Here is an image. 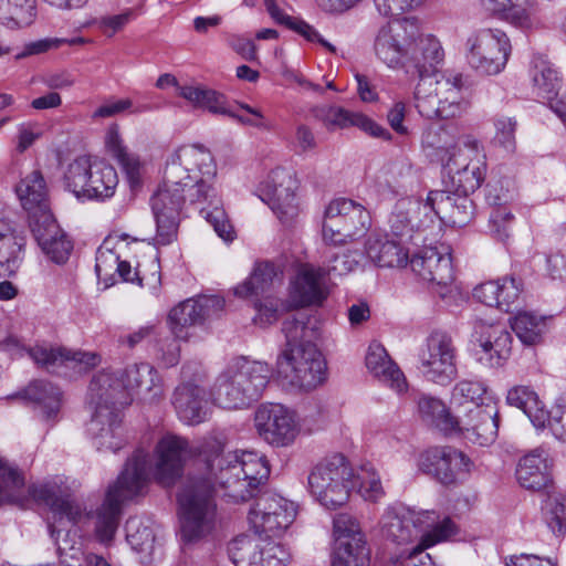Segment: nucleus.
Segmentation results:
<instances>
[{"mask_svg":"<svg viewBox=\"0 0 566 566\" xmlns=\"http://www.w3.org/2000/svg\"><path fill=\"white\" fill-rule=\"evenodd\" d=\"M182 437L167 433L161 437L150 454L138 448L125 463L117 480L106 491L103 503L95 512L84 515L82 506L55 484H32L24 486L19 470L0 458V505L6 503L24 506L29 499L50 507L49 530L57 538L67 525H75L84 517L94 521V534L102 544L113 542L119 526L122 504L143 496L150 478L163 485L172 484L182 470L187 453Z\"/></svg>","mask_w":566,"mask_h":566,"instance_id":"1","label":"nucleus"},{"mask_svg":"<svg viewBox=\"0 0 566 566\" xmlns=\"http://www.w3.org/2000/svg\"><path fill=\"white\" fill-rule=\"evenodd\" d=\"M217 165L210 150L202 145H185L167 159L164 181L151 198L153 213L180 217L182 206L207 203L200 209L202 217L224 242H232L235 230L214 185Z\"/></svg>","mask_w":566,"mask_h":566,"instance_id":"2","label":"nucleus"},{"mask_svg":"<svg viewBox=\"0 0 566 566\" xmlns=\"http://www.w3.org/2000/svg\"><path fill=\"white\" fill-rule=\"evenodd\" d=\"M182 439L188 449L182 462L198 452L203 458L206 470L229 503L247 502L255 497L260 485L269 478L268 461L255 452L224 454L222 443L216 439L205 441L201 447H192L188 440Z\"/></svg>","mask_w":566,"mask_h":566,"instance_id":"3","label":"nucleus"},{"mask_svg":"<svg viewBox=\"0 0 566 566\" xmlns=\"http://www.w3.org/2000/svg\"><path fill=\"white\" fill-rule=\"evenodd\" d=\"M310 317L298 313L283 322L285 347L276 361L279 378L292 387L312 390L327 378V366L323 354L312 342L313 329L307 326Z\"/></svg>","mask_w":566,"mask_h":566,"instance_id":"4","label":"nucleus"},{"mask_svg":"<svg viewBox=\"0 0 566 566\" xmlns=\"http://www.w3.org/2000/svg\"><path fill=\"white\" fill-rule=\"evenodd\" d=\"M272 376L266 363L251 361L243 357L231 361L217 377L210 397L223 409H242L258 400Z\"/></svg>","mask_w":566,"mask_h":566,"instance_id":"5","label":"nucleus"},{"mask_svg":"<svg viewBox=\"0 0 566 566\" xmlns=\"http://www.w3.org/2000/svg\"><path fill=\"white\" fill-rule=\"evenodd\" d=\"M413 99L423 117H461L471 106L468 76L446 71L434 77H422L415 88Z\"/></svg>","mask_w":566,"mask_h":566,"instance_id":"6","label":"nucleus"},{"mask_svg":"<svg viewBox=\"0 0 566 566\" xmlns=\"http://www.w3.org/2000/svg\"><path fill=\"white\" fill-rule=\"evenodd\" d=\"M217 486L207 471L203 476L188 483L178 495L182 541L198 542L217 528L220 521L214 499Z\"/></svg>","mask_w":566,"mask_h":566,"instance_id":"7","label":"nucleus"},{"mask_svg":"<svg viewBox=\"0 0 566 566\" xmlns=\"http://www.w3.org/2000/svg\"><path fill=\"white\" fill-rule=\"evenodd\" d=\"M90 395L95 399L112 400L120 407L130 402L129 391L160 394V379L157 370L147 363L128 366L120 375L103 370L90 384Z\"/></svg>","mask_w":566,"mask_h":566,"instance_id":"8","label":"nucleus"},{"mask_svg":"<svg viewBox=\"0 0 566 566\" xmlns=\"http://www.w3.org/2000/svg\"><path fill=\"white\" fill-rule=\"evenodd\" d=\"M63 184L78 199L105 201L115 195L118 175L106 160L80 156L67 165Z\"/></svg>","mask_w":566,"mask_h":566,"instance_id":"9","label":"nucleus"},{"mask_svg":"<svg viewBox=\"0 0 566 566\" xmlns=\"http://www.w3.org/2000/svg\"><path fill=\"white\" fill-rule=\"evenodd\" d=\"M354 488V471L347 459L338 453L324 458L307 476L310 494L328 510L347 503Z\"/></svg>","mask_w":566,"mask_h":566,"instance_id":"10","label":"nucleus"},{"mask_svg":"<svg viewBox=\"0 0 566 566\" xmlns=\"http://www.w3.org/2000/svg\"><path fill=\"white\" fill-rule=\"evenodd\" d=\"M371 226L369 211L360 203L336 198L325 208L322 237L326 244L340 247L364 237Z\"/></svg>","mask_w":566,"mask_h":566,"instance_id":"11","label":"nucleus"},{"mask_svg":"<svg viewBox=\"0 0 566 566\" xmlns=\"http://www.w3.org/2000/svg\"><path fill=\"white\" fill-rule=\"evenodd\" d=\"M464 52L468 64L475 73L482 76H495L505 70L512 45L504 31L482 28L467 36Z\"/></svg>","mask_w":566,"mask_h":566,"instance_id":"12","label":"nucleus"},{"mask_svg":"<svg viewBox=\"0 0 566 566\" xmlns=\"http://www.w3.org/2000/svg\"><path fill=\"white\" fill-rule=\"evenodd\" d=\"M461 146L463 148L449 156L443 166L451 176L455 192L470 195L480 188L485 178V157L480 142L472 135L463 136Z\"/></svg>","mask_w":566,"mask_h":566,"instance_id":"13","label":"nucleus"},{"mask_svg":"<svg viewBox=\"0 0 566 566\" xmlns=\"http://www.w3.org/2000/svg\"><path fill=\"white\" fill-rule=\"evenodd\" d=\"M441 524L439 515L433 511L416 512L388 507L380 518L382 536L397 545H407L416 539L421 541L426 534Z\"/></svg>","mask_w":566,"mask_h":566,"instance_id":"14","label":"nucleus"},{"mask_svg":"<svg viewBox=\"0 0 566 566\" xmlns=\"http://www.w3.org/2000/svg\"><path fill=\"white\" fill-rule=\"evenodd\" d=\"M335 545L332 566H368L369 548L359 522L347 513L333 520Z\"/></svg>","mask_w":566,"mask_h":566,"instance_id":"15","label":"nucleus"},{"mask_svg":"<svg viewBox=\"0 0 566 566\" xmlns=\"http://www.w3.org/2000/svg\"><path fill=\"white\" fill-rule=\"evenodd\" d=\"M295 517L294 503L273 492H264L258 496L248 514L254 533L268 537L283 533Z\"/></svg>","mask_w":566,"mask_h":566,"instance_id":"16","label":"nucleus"},{"mask_svg":"<svg viewBox=\"0 0 566 566\" xmlns=\"http://www.w3.org/2000/svg\"><path fill=\"white\" fill-rule=\"evenodd\" d=\"M254 426L259 436L276 448L293 444L301 432L296 412L281 403H262L255 411Z\"/></svg>","mask_w":566,"mask_h":566,"instance_id":"17","label":"nucleus"},{"mask_svg":"<svg viewBox=\"0 0 566 566\" xmlns=\"http://www.w3.org/2000/svg\"><path fill=\"white\" fill-rule=\"evenodd\" d=\"M423 377L438 385H449L457 377L455 347L450 336L441 332L429 335L419 352Z\"/></svg>","mask_w":566,"mask_h":566,"instance_id":"18","label":"nucleus"},{"mask_svg":"<svg viewBox=\"0 0 566 566\" xmlns=\"http://www.w3.org/2000/svg\"><path fill=\"white\" fill-rule=\"evenodd\" d=\"M512 343V335L503 324L481 318L474 322L471 345L480 364L491 368L503 366L511 356Z\"/></svg>","mask_w":566,"mask_h":566,"instance_id":"19","label":"nucleus"},{"mask_svg":"<svg viewBox=\"0 0 566 566\" xmlns=\"http://www.w3.org/2000/svg\"><path fill=\"white\" fill-rule=\"evenodd\" d=\"M88 398L93 415L87 423V433L97 450L116 452L124 446L120 426V409L123 407L112 400L95 399L90 394Z\"/></svg>","mask_w":566,"mask_h":566,"instance_id":"20","label":"nucleus"},{"mask_svg":"<svg viewBox=\"0 0 566 566\" xmlns=\"http://www.w3.org/2000/svg\"><path fill=\"white\" fill-rule=\"evenodd\" d=\"M417 35V23L411 19H400L387 22L375 38L374 51L379 61L390 69L402 66L407 60L410 41Z\"/></svg>","mask_w":566,"mask_h":566,"instance_id":"21","label":"nucleus"},{"mask_svg":"<svg viewBox=\"0 0 566 566\" xmlns=\"http://www.w3.org/2000/svg\"><path fill=\"white\" fill-rule=\"evenodd\" d=\"M497 431L499 408L495 399L469 407L455 417L453 432H459L471 443L489 446L495 441Z\"/></svg>","mask_w":566,"mask_h":566,"instance_id":"22","label":"nucleus"},{"mask_svg":"<svg viewBox=\"0 0 566 566\" xmlns=\"http://www.w3.org/2000/svg\"><path fill=\"white\" fill-rule=\"evenodd\" d=\"M297 189L298 180L295 174L281 167L273 169L262 185V191L269 198L272 211L284 224L293 222L300 213Z\"/></svg>","mask_w":566,"mask_h":566,"instance_id":"23","label":"nucleus"},{"mask_svg":"<svg viewBox=\"0 0 566 566\" xmlns=\"http://www.w3.org/2000/svg\"><path fill=\"white\" fill-rule=\"evenodd\" d=\"M224 307L220 296H200L188 298L175 306L168 316L171 333L179 339H188L189 328L202 325L207 319L218 315Z\"/></svg>","mask_w":566,"mask_h":566,"instance_id":"24","label":"nucleus"},{"mask_svg":"<svg viewBox=\"0 0 566 566\" xmlns=\"http://www.w3.org/2000/svg\"><path fill=\"white\" fill-rule=\"evenodd\" d=\"M533 93L547 103L551 109L566 122V87L558 72L543 57H534L530 67Z\"/></svg>","mask_w":566,"mask_h":566,"instance_id":"25","label":"nucleus"},{"mask_svg":"<svg viewBox=\"0 0 566 566\" xmlns=\"http://www.w3.org/2000/svg\"><path fill=\"white\" fill-rule=\"evenodd\" d=\"M410 266L421 281L432 286H447L454 279L448 247H424L412 255Z\"/></svg>","mask_w":566,"mask_h":566,"instance_id":"26","label":"nucleus"},{"mask_svg":"<svg viewBox=\"0 0 566 566\" xmlns=\"http://www.w3.org/2000/svg\"><path fill=\"white\" fill-rule=\"evenodd\" d=\"M471 460L462 451L451 447L429 450L420 462V469L432 474L442 484L457 482L471 470Z\"/></svg>","mask_w":566,"mask_h":566,"instance_id":"27","label":"nucleus"},{"mask_svg":"<svg viewBox=\"0 0 566 566\" xmlns=\"http://www.w3.org/2000/svg\"><path fill=\"white\" fill-rule=\"evenodd\" d=\"M15 193L21 207L28 213L29 227L33 221H45L52 217L46 182L40 170H33L15 186Z\"/></svg>","mask_w":566,"mask_h":566,"instance_id":"28","label":"nucleus"},{"mask_svg":"<svg viewBox=\"0 0 566 566\" xmlns=\"http://www.w3.org/2000/svg\"><path fill=\"white\" fill-rule=\"evenodd\" d=\"M28 356L35 365L48 370H53L62 365L78 367L80 370H88L101 363V356L97 353L71 350L46 344H36L29 347Z\"/></svg>","mask_w":566,"mask_h":566,"instance_id":"29","label":"nucleus"},{"mask_svg":"<svg viewBox=\"0 0 566 566\" xmlns=\"http://www.w3.org/2000/svg\"><path fill=\"white\" fill-rule=\"evenodd\" d=\"M315 117L329 130L357 127L371 137L384 140L391 139V134L385 127L359 112H352L338 106H328L317 109Z\"/></svg>","mask_w":566,"mask_h":566,"instance_id":"30","label":"nucleus"},{"mask_svg":"<svg viewBox=\"0 0 566 566\" xmlns=\"http://www.w3.org/2000/svg\"><path fill=\"white\" fill-rule=\"evenodd\" d=\"M430 222V207L427 200L421 201L415 198L400 199L389 220L392 237L406 242L412 238L413 231L420 230Z\"/></svg>","mask_w":566,"mask_h":566,"instance_id":"31","label":"nucleus"},{"mask_svg":"<svg viewBox=\"0 0 566 566\" xmlns=\"http://www.w3.org/2000/svg\"><path fill=\"white\" fill-rule=\"evenodd\" d=\"M17 397L30 401L35 413L46 423L53 424L59 421L63 406V392L54 384L46 380H34L11 398Z\"/></svg>","mask_w":566,"mask_h":566,"instance_id":"32","label":"nucleus"},{"mask_svg":"<svg viewBox=\"0 0 566 566\" xmlns=\"http://www.w3.org/2000/svg\"><path fill=\"white\" fill-rule=\"evenodd\" d=\"M427 202L430 207L431 222L437 216L441 220L449 219L453 224L462 227L471 220L473 214V202L465 193L451 195L439 190L430 191Z\"/></svg>","mask_w":566,"mask_h":566,"instance_id":"33","label":"nucleus"},{"mask_svg":"<svg viewBox=\"0 0 566 566\" xmlns=\"http://www.w3.org/2000/svg\"><path fill=\"white\" fill-rule=\"evenodd\" d=\"M325 271L310 264L302 265L291 283V301L295 307L321 304L326 297Z\"/></svg>","mask_w":566,"mask_h":566,"instance_id":"34","label":"nucleus"},{"mask_svg":"<svg viewBox=\"0 0 566 566\" xmlns=\"http://www.w3.org/2000/svg\"><path fill=\"white\" fill-rule=\"evenodd\" d=\"M171 401L178 418L187 424H198L208 418L206 391L198 384L182 381L175 389Z\"/></svg>","mask_w":566,"mask_h":566,"instance_id":"35","label":"nucleus"},{"mask_svg":"<svg viewBox=\"0 0 566 566\" xmlns=\"http://www.w3.org/2000/svg\"><path fill=\"white\" fill-rule=\"evenodd\" d=\"M30 229L43 253L53 262L61 264L67 261L73 245L53 216L40 223L33 221Z\"/></svg>","mask_w":566,"mask_h":566,"instance_id":"36","label":"nucleus"},{"mask_svg":"<svg viewBox=\"0 0 566 566\" xmlns=\"http://www.w3.org/2000/svg\"><path fill=\"white\" fill-rule=\"evenodd\" d=\"M367 258L381 268H400L408 263L406 240L389 234L373 233L365 243Z\"/></svg>","mask_w":566,"mask_h":566,"instance_id":"37","label":"nucleus"},{"mask_svg":"<svg viewBox=\"0 0 566 566\" xmlns=\"http://www.w3.org/2000/svg\"><path fill=\"white\" fill-rule=\"evenodd\" d=\"M366 367L380 382L398 394L405 392L408 384L403 373L390 358L386 348L378 342H373L366 354Z\"/></svg>","mask_w":566,"mask_h":566,"instance_id":"38","label":"nucleus"},{"mask_svg":"<svg viewBox=\"0 0 566 566\" xmlns=\"http://www.w3.org/2000/svg\"><path fill=\"white\" fill-rule=\"evenodd\" d=\"M552 465L553 462L548 453L544 449H535L520 459L516 479L524 489L542 490L552 481Z\"/></svg>","mask_w":566,"mask_h":566,"instance_id":"39","label":"nucleus"},{"mask_svg":"<svg viewBox=\"0 0 566 566\" xmlns=\"http://www.w3.org/2000/svg\"><path fill=\"white\" fill-rule=\"evenodd\" d=\"M407 61L417 69L420 80L432 77L431 73L443 61V50L440 42L432 35H423L417 28V35L410 41Z\"/></svg>","mask_w":566,"mask_h":566,"instance_id":"40","label":"nucleus"},{"mask_svg":"<svg viewBox=\"0 0 566 566\" xmlns=\"http://www.w3.org/2000/svg\"><path fill=\"white\" fill-rule=\"evenodd\" d=\"M457 533V525L450 517H444L432 534H426L421 541L408 553L398 557V566H434L431 556L424 551L440 542L448 541Z\"/></svg>","mask_w":566,"mask_h":566,"instance_id":"41","label":"nucleus"},{"mask_svg":"<svg viewBox=\"0 0 566 566\" xmlns=\"http://www.w3.org/2000/svg\"><path fill=\"white\" fill-rule=\"evenodd\" d=\"M25 243L21 232L0 221V269L4 275H14L21 266Z\"/></svg>","mask_w":566,"mask_h":566,"instance_id":"42","label":"nucleus"},{"mask_svg":"<svg viewBox=\"0 0 566 566\" xmlns=\"http://www.w3.org/2000/svg\"><path fill=\"white\" fill-rule=\"evenodd\" d=\"M506 402L523 410L536 429H545V419H548V415L545 413L546 409L538 395L530 387H513L506 395Z\"/></svg>","mask_w":566,"mask_h":566,"instance_id":"43","label":"nucleus"},{"mask_svg":"<svg viewBox=\"0 0 566 566\" xmlns=\"http://www.w3.org/2000/svg\"><path fill=\"white\" fill-rule=\"evenodd\" d=\"M421 145L427 156L436 158L442 165L447 164L449 156H453L459 149L463 148L454 142L448 127L426 129L421 137Z\"/></svg>","mask_w":566,"mask_h":566,"instance_id":"44","label":"nucleus"},{"mask_svg":"<svg viewBox=\"0 0 566 566\" xmlns=\"http://www.w3.org/2000/svg\"><path fill=\"white\" fill-rule=\"evenodd\" d=\"M494 187H490L488 201L493 206L489 217V230L491 235L502 242L507 243L512 237L514 216L511 210L503 205L502 198L493 192Z\"/></svg>","mask_w":566,"mask_h":566,"instance_id":"45","label":"nucleus"},{"mask_svg":"<svg viewBox=\"0 0 566 566\" xmlns=\"http://www.w3.org/2000/svg\"><path fill=\"white\" fill-rule=\"evenodd\" d=\"M276 276L277 272L273 263H256L250 276L235 286L234 294L240 297L264 294L273 286Z\"/></svg>","mask_w":566,"mask_h":566,"instance_id":"46","label":"nucleus"},{"mask_svg":"<svg viewBox=\"0 0 566 566\" xmlns=\"http://www.w3.org/2000/svg\"><path fill=\"white\" fill-rule=\"evenodd\" d=\"M264 4L271 18L279 24L289 27L290 29L304 36L307 41L318 42L329 52L334 53L336 51L335 46L324 40L312 25L301 19L292 18L283 10H281L275 3V0H264Z\"/></svg>","mask_w":566,"mask_h":566,"instance_id":"47","label":"nucleus"},{"mask_svg":"<svg viewBox=\"0 0 566 566\" xmlns=\"http://www.w3.org/2000/svg\"><path fill=\"white\" fill-rule=\"evenodd\" d=\"M35 17L33 0H0V23L10 28H24Z\"/></svg>","mask_w":566,"mask_h":566,"instance_id":"48","label":"nucleus"},{"mask_svg":"<svg viewBox=\"0 0 566 566\" xmlns=\"http://www.w3.org/2000/svg\"><path fill=\"white\" fill-rule=\"evenodd\" d=\"M420 417L446 433H453L455 418L452 417L446 405L438 398L421 396L418 400Z\"/></svg>","mask_w":566,"mask_h":566,"instance_id":"49","label":"nucleus"},{"mask_svg":"<svg viewBox=\"0 0 566 566\" xmlns=\"http://www.w3.org/2000/svg\"><path fill=\"white\" fill-rule=\"evenodd\" d=\"M488 399H494V397L479 380H461L452 389L451 401L462 409L460 413L474 405H484Z\"/></svg>","mask_w":566,"mask_h":566,"instance_id":"50","label":"nucleus"},{"mask_svg":"<svg viewBox=\"0 0 566 566\" xmlns=\"http://www.w3.org/2000/svg\"><path fill=\"white\" fill-rule=\"evenodd\" d=\"M262 535L237 537L229 547L230 558L237 566H260Z\"/></svg>","mask_w":566,"mask_h":566,"instance_id":"51","label":"nucleus"},{"mask_svg":"<svg viewBox=\"0 0 566 566\" xmlns=\"http://www.w3.org/2000/svg\"><path fill=\"white\" fill-rule=\"evenodd\" d=\"M511 326L523 344L535 345L542 340L546 324L542 317L523 312L514 316Z\"/></svg>","mask_w":566,"mask_h":566,"instance_id":"52","label":"nucleus"},{"mask_svg":"<svg viewBox=\"0 0 566 566\" xmlns=\"http://www.w3.org/2000/svg\"><path fill=\"white\" fill-rule=\"evenodd\" d=\"M125 527L126 539L132 548L139 553L151 554L155 546L153 528L139 517H129Z\"/></svg>","mask_w":566,"mask_h":566,"instance_id":"53","label":"nucleus"},{"mask_svg":"<svg viewBox=\"0 0 566 566\" xmlns=\"http://www.w3.org/2000/svg\"><path fill=\"white\" fill-rule=\"evenodd\" d=\"M160 107V104L150 102L134 105L130 98L109 99L94 111L93 118H107L126 112L129 114H142L157 111Z\"/></svg>","mask_w":566,"mask_h":566,"instance_id":"54","label":"nucleus"},{"mask_svg":"<svg viewBox=\"0 0 566 566\" xmlns=\"http://www.w3.org/2000/svg\"><path fill=\"white\" fill-rule=\"evenodd\" d=\"M354 483H358V493L365 501L378 502L385 496L380 475L373 465H363L354 475Z\"/></svg>","mask_w":566,"mask_h":566,"instance_id":"55","label":"nucleus"},{"mask_svg":"<svg viewBox=\"0 0 566 566\" xmlns=\"http://www.w3.org/2000/svg\"><path fill=\"white\" fill-rule=\"evenodd\" d=\"M483 8L493 13H505L506 19L520 28H528L532 24L527 12L515 6V0H481Z\"/></svg>","mask_w":566,"mask_h":566,"instance_id":"56","label":"nucleus"},{"mask_svg":"<svg viewBox=\"0 0 566 566\" xmlns=\"http://www.w3.org/2000/svg\"><path fill=\"white\" fill-rule=\"evenodd\" d=\"M119 266V255L109 249L99 248L96 252L95 272L105 287L116 282V270Z\"/></svg>","mask_w":566,"mask_h":566,"instance_id":"57","label":"nucleus"},{"mask_svg":"<svg viewBox=\"0 0 566 566\" xmlns=\"http://www.w3.org/2000/svg\"><path fill=\"white\" fill-rule=\"evenodd\" d=\"M156 222L155 247H166L177 240L180 217L153 213Z\"/></svg>","mask_w":566,"mask_h":566,"instance_id":"58","label":"nucleus"},{"mask_svg":"<svg viewBox=\"0 0 566 566\" xmlns=\"http://www.w3.org/2000/svg\"><path fill=\"white\" fill-rule=\"evenodd\" d=\"M546 522L554 533L566 532V496H549L546 503Z\"/></svg>","mask_w":566,"mask_h":566,"instance_id":"59","label":"nucleus"},{"mask_svg":"<svg viewBox=\"0 0 566 566\" xmlns=\"http://www.w3.org/2000/svg\"><path fill=\"white\" fill-rule=\"evenodd\" d=\"M495 134L493 143L495 146L501 147L506 153H512L515 149V130L516 122L511 117H497L494 120Z\"/></svg>","mask_w":566,"mask_h":566,"instance_id":"60","label":"nucleus"},{"mask_svg":"<svg viewBox=\"0 0 566 566\" xmlns=\"http://www.w3.org/2000/svg\"><path fill=\"white\" fill-rule=\"evenodd\" d=\"M261 548L260 566H286L290 560V554L286 548L272 541L271 537L262 536Z\"/></svg>","mask_w":566,"mask_h":566,"instance_id":"61","label":"nucleus"},{"mask_svg":"<svg viewBox=\"0 0 566 566\" xmlns=\"http://www.w3.org/2000/svg\"><path fill=\"white\" fill-rule=\"evenodd\" d=\"M135 19V10L126 9L122 13L105 15L96 21L98 30L107 38H113Z\"/></svg>","mask_w":566,"mask_h":566,"instance_id":"62","label":"nucleus"},{"mask_svg":"<svg viewBox=\"0 0 566 566\" xmlns=\"http://www.w3.org/2000/svg\"><path fill=\"white\" fill-rule=\"evenodd\" d=\"M175 335L157 342L156 358L163 367L169 368L179 363L180 346Z\"/></svg>","mask_w":566,"mask_h":566,"instance_id":"63","label":"nucleus"},{"mask_svg":"<svg viewBox=\"0 0 566 566\" xmlns=\"http://www.w3.org/2000/svg\"><path fill=\"white\" fill-rule=\"evenodd\" d=\"M545 413L548 415V419H545V428H548L557 440L566 443V408L554 406Z\"/></svg>","mask_w":566,"mask_h":566,"instance_id":"64","label":"nucleus"}]
</instances>
